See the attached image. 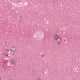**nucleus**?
I'll return each mask as SVG.
<instances>
[{"mask_svg": "<svg viewBox=\"0 0 80 80\" xmlns=\"http://www.w3.org/2000/svg\"><path fill=\"white\" fill-rule=\"evenodd\" d=\"M54 38L55 41L57 42V43L58 45H60V42H61V38L58 35H56L54 36Z\"/></svg>", "mask_w": 80, "mask_h": 80, "instance_id": "nucleus-1", "label": "nucleus"}, {"mask_svg": "<svg viewBox=\"0 0 80 80\" xmlns=\"http://www.w3.org/2000/svg\"><path fill=\"white\" fill-rule=\"evenodd\" d=\"M10 50L11 51V52H15L17 51V49L15 47H12L11 48Z\"/></svg>", "mask_w": 80, "mask_h": 80, "instance_id": "nucleus-2", "label": "nucleus"}, {"mask_svg": "<svg viewBox=\"0 0 80 80\" xmlns=\"http://www.w3.org/2000/svg\"><path fill=\"white\" fill-rule=\"evenodd\" d=\"M10 62L12 65H15V61L13 59H11L10 60Z\"/></svg>", "mask_w": 80, "mask_h": 80, "instance_id": "nucleus-3", "label": "nucleus"}, {"mask_svg": "<svg viewBox=\"0 0 80 80\" xmlns=\"http://www.w3.org/2000/svg\"><path fill=\"white\" fill-rule=\"evenodd\" d=\"M6 56H7V57H8V55L7 54H5Z\"/></svg>", "mask_w": 80, "mask_h": 80, "instance_id": "nucleus-4", "label": "nucleus"}, {"mask_svg": "<svg viewBox=\"0 0 80 80\" xmlns=\"http://www.w3.org/2000/svg\"><path fill=\"white\" fill-rule=\"evenodd\" d=\"M7 51H8V52L10 50L8 49Z\"/></svg>", "mask_w": 80, "mask_h": 80, "instance_id": "nucleus-5", "label": "nucleus"}, {"mask_svg": "<svg viewBox=\"0 0 80 80\" xmlns=\"http://www.w3.org/2000/svg\"><path fill=\"white\" fill-rule=\"evenodd\" d=\"M41 56H42V57H44V54L42 55Z\"/></svg>", "mask_w": 80, "mask_h": 80, "instance_id": "nucleus-6", "label": "nucleus"}, {"mask_svg": "<svg viewBox=\"0 0 80 80\" xmlns=\"http://www.w3.org/2000/svg\"><path fill=\"white\" fill-rule=\"evenodd\" d=\"M20 18H22V16H21L20 17Z\"/></svg>", "mask_w": 80, "mask_h": 80, "instance_id": "nucleus-7", "label": "nucleus"}, {"mask_svg": "<svg viewBox=\"0 0 80 80\" xmlns=\"http://www.w3.org/2000/svg\"><path fill=\"white\" fill-rule=\"evenodd\" d=\"M2 80V78H1V77H0V80Z\"/></svg>", "mask_w": 80, "mask_h": 80, "instance_id": "nucleus-8", "label": "nucleus"}, {"mask_svg": "<svg viewBox=\"0 0 80 80\" xmlns=\"http://www.w3.org/2000/svg\"><path fill=\"white\" fill-rule=\"evenodd\" d=\"M20 22H22V19L20 20Z\"/></svg>", "mask_w": 80, "mask_h": 80, "instance_id": "nucleus-9", "label": "nucleus"}, {"mask_svg": "<svg viewBox=\"0 0 80 80\" xmlns=\"http://www.w3.org/2000/svg\"><path fill=\"white\" fill-rule=\"evenodd\" d=\"M10 80H13V79H10Z\"/></svg>", "mask_w": 80, "mask_h": 80, "instance_id": "nucleus-10", "label": "nucleus"}]
</instances>
